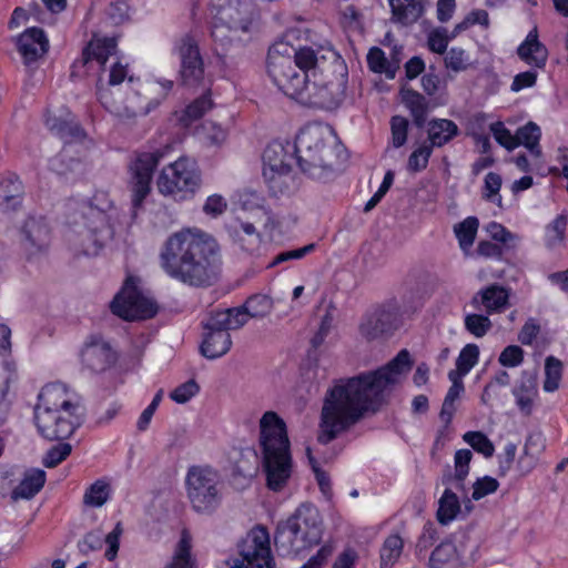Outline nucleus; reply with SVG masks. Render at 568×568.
Returning <instances> with one entry per match:
<instances>
[{"mask_svg": "<svg viewBox=\"0 0 568 568\" xmlns=\"http://www.w3.org/2000/svg\"><path fill=\"white\" fill-rule=\"evenodd\" d=\"M490 131L495 140L508 151L517 148L516 134L513 135L503 122L498 121L491 123Z\"/></svg>", "mask_w": 568, "mask_h": 568, "instance_id": "obj_58", "label": "nucleus"}, {"mask_svg": "<svg viewBox=\"0 0 568 568\" xmlns=\"http://www.w3.org/2000/svg\"><path fill=\"white\" fill-rule=\"evenodd\" d=\"M392 21L402 26L415 23L424 13L422 0H388Z\"/></svg>", "mask_w": 568, "mask_h": 568, "instance_id": "obj_30", "label": "nucleus"}, {"mask_svg": "<svg viewBox=\"0 0 568 568\" xmlns=\"http://www.w3.org/2000/svg\"><path fill=\"white\" fill-rule=\"evenodd\" d=\"M479 356V348L476 344H467L459 353L456 359V366L462 367L464 373L469 371L476 365Z\"/></svg>", "mask_w": 568, "mask_h": 568, "instance_id": "obj_62", "label": "nucleus"}, {"mask_svg": "<svg viewBox=\"0 0 568 568\" xmlns=\"http://www.w3.org/2000/svg\"><path fill=\"white\" fill-rule=\"evenodd\" d=\"M403 549V538L398 534L389 535L379 550L381 568H392L400 558Z\"/></svg>", "mask_w": 568, "mask_h": 568, "instance_id": "obj_42", "label": "nucleus"}, {"mask_svg": "<svg viewBox=\"0 0 568 568\" xmlns=\"http://www.w3.org/2000/svg\"><path fill=\"white\" fill-rule=\"evenodd\" d=\"M567 224V216L560 214L546 226L545 244L549 250H557L564 247Z\"/></svg>", "mask_w": 568, "mask_h": 568, "instance_id": "obj_43", "label": "nucleus"}, {"mask_svg": "<svg viewBox=\"0 0 568 568\" xmlns=\"http://www.w3.org/2000/svg\"><path fill=\"white\" fill-rule=\"evenodd\" d=\"M499 483L496 478L484 476L473 484L471 499L480 500L481 498L497 491Z\"/></svg>", "mask_w": 568, "mask_h": 568, "instance_id": "obj_56", "label": "nucleus"}, {"mask_svg": "<svg viewBox=\"0 0 568 568\" xmlns=\"http://www.w3.org/2000/svg\"><path fill=\"white\" fill-rule=\"evenodd\" d=\"M466 331L477 338L484 337L493 327V323L487 315L467 314L464 320Z\"/></svg>", "mask_w": 568, "mask_h": 568, "instance_id": "obj_49", "label": "nucleus"}, {"mask_svg": "<svg viewBox=\"0 0 568 568\" xmlns=\"http://www.w3.org/2000/svg\"><path fill=\"white\" fill-rule=\"evenodd\" d=\"M458 134V125L448 119H433L427 124V144L432 150L444 146Z\"/></svg>", "mask_w": 568, "mask_h": 568, "instance_id": "obj_29", "label": "nucleus"}, {"mask_svg": "<svg viewBox=\"0 0 568 568\" xmlns=\"http://www.w3.org/2000/svg\"><path fill=\"white\" fill-rule=\"evenodd\" d=\"M81 361L88 369L100 373L115 362V355L109 342L99 335H91L81 351Z\"/></svg>", "mask_w": 568, "mask_h": 568, "instance_id": "obj_19", "label": "nucleus"}, {"mask_svg": "<svg viewBox=\"0 0 568 568\" xmlns=\"http://www.w3.org/2000/svg\"><path fill=\"white\" fill-rule=\"evenodd\" d=\"M288 518L300 526L298 532L310 546L318 544L322 537V521L316 507L303 504Z\"/></svg>", "mask_w": 568, "mask_h": 568, "instance_id": "obj_23", "label": "nucleus"}, {"mask_svg": "<svg viewBox=\"0 0 568 568\" xmlns=\"http://www.w3.org/2000/svg\"><path fill=\"white\" fill-rule=\"evenodd\" d=\"M273 302L267 295L256 294L248 297L245 304L241 307H233L232 310L240 311L245 316V323L248 317L262 318L271 313Z\"/></svg>", "mask_w": 568, "mask_h": 568, "instance_id": "obj_41", "label": "nucleus"}, {"mask_svg": "<svg viewBox=\"0 0 568 568\" xmlns=\"http://www.w3.org/2000/svg\"><path fill=\"white\" fill-rule=\"evenodd\" d=\"M64 114L67 118H61V123H57V113L48 110L45 115V125L48 129L67 141L83 138L84 133L71 112H64Z\"/></svg>", "mask_w": 568, "mask_h": 568, "instance_id": "obj_34", "label": "nucleus"}, {"mask_svg": "<svg viewBox=\"0 0 568 568\" xmlns=\"http://www.w3.org/2000/svg\"><path fill=\"white\" fill-rule=\"evenodd\" d=\"M428 568H463L457 547L449 540L442 541L430 552Z\"/></svg>", "mask_w": 568, "mask_h": 568, "instance_id": "obj_32", "label": "nucleus"}, {"mask_svg": "<svg viewBox=\"0 0 568 568\" xmlns=\"http://www.w3.org/2000/svg\"><path fill=\"white\" fill-rule=\"evenodd\" d=\"M110 307L114 315L125 321L145 320L156 313L155 302L139 288L133 277H128Z\"/></svg>", "mask_w": 568, "mask_h": 568, "instance_id": "obj_14", "label": "nucleus"}, {"mask_svg": "<svg viewBox=\"0 0 568 568\" xmlns=\"http://www.w3.org/2000/svg\"><path fill=\"white\" fill-rule=\"evenodd\" d=\"M524 361V351L518 345H509L500 353L498 362L505 367L519 366Z\"/></svg>", "mask_w": 568, "mask_h": 568, "instance_id": "obj_64", "label": "nucleus"}, {"mask_svg": "<svg viewBox=\"0 0 568 568\" xmlns=\"http://www.w3.org/2000/svg\"><path fill=\"white\" fill-rule=\"evenodd\" d=\"M392 144L398 149L407 141L408 121L399 115H395L390 120Z\"/></svg>", "mask_w": 568, "mask_h": 568, "instance_id": "obj_59", "label": "nucleus"}, {"mask_svg": "<svg viewBox=\"0 0 568 568\" xmlns=\"http://www.w3.org/2000/svg\"><path fill=\"white\" fill-rule=\"evenodd\" d=\"M116 54V41L114 38L93 39L83 52V64L95 60L104 65L110 57Z\"/></svg>", "mask_w": 568, "mask_h": 568, "instance_id": "obj_38", "label": "nucleus"}, {"mask_svg": "<svg viewBox=\"0 0 568 568\" xmlns=\"http://www.w3.org/2000/svg\"><path fill=\"white\" fill-rule=\"evenodd\" d=\"M114 235L110 216L103 210L87 204L82 207L80 217L74 221L68 234V240L74 250L85 255H97Z\"/></svg>", "mask_w": 568, "mask_h": 568, "instance_id": "obj_8", "label": "nucleus"}, {"mask_svg": "<svg viewBox=\"0 0 568 568\" xmlns=\"http://www.w3.org/2000/svg\"><path fill=\"white\" fill-rule=\"evenodd\" d=\"M201 182V171L196 162L182 156L163 168L158 178V189L163 195L184 201L199 191Z\"/></svg>", "mask_w": 568, "mask_h": 568, "instance_id": "obj_11", "label": "nucleus"}, {"mask_svg": "<svg viewBox=\"0 0 568 568\" xmlns=\"http://www.w3.org/2000/svg\"><path fill=\"white\" fill-rule=\"evenodd\" d=\"M110 493L111 487L109 483L98 479L85 490L83 503L90 507H101L108 501Z\"/></svg>", "mask_w": 568, "mask_h": 568, "instance_id": "obj_47", "label": "nucleus"}, {"mask_svg": "<svg viewBox=\"0 0 568 568\" xmlns=\"http://www.w3.org/2000/svg\"><path fill=\"white\" fill-rule=\"evenodd\" d=\"M322 48L296 49L285 41H277L270 48L267 72L285 95L300 102L320 60Z\"/></svg>", "mask_w": 568, "mask_h": 568, "instance_id": "obj_5", "label": "nucleus"}, {"mask_svg": "<svg viewBox=\"0 0 568 568\" xmlns=\"http://www.w3.org/2000/svg\"><path fill=\"white\" fill-rule=\"evenodd\" d=\"M463 439L477 453L483 454L489 458L495 453L493 442L481 432H467L463 435Z\"/></svg>", "mask_w": 568, "mask_h": 568, "instance_id": "obj_50", "label": "nucleus"}, {"mask_svg": "<svg viewBox=\"0 0 568 568\" xmlns=\"http://www.w3.org/2000/svg\"><path fill=\"white\" fill-rule=\"evenodd\" d=\"M287 154L280 143L270 144L263 152V176L271 189H280L291 170Z\"/></svg>", "mask_w": 568, "mask_h": 568, "instance_id": "obj_18", "label": "nucleus"}, {"mask_svg": "<svg viewBox=\"0 0 568 568\" xmlns=\"http://www.w3.org/2000/svg\"><path fill=\"white\" fill-rule=\"evenodd\" d=\"M122 531L121 523H118L114 529L106 536H104L100 530L90 531L84 536L83 540L79 542V549L83 554H89L90 551L101 549L103 541H105L108 545L105 557L108 560H113L119 550V539Z\"/></svg>", "mask_w": 568, "mask_h": 568, "instance_id": "obj_26", "label": "nucleus"}, {"mask_svg": "<svg viewBox=\"0 0 568 568\" xmlns=\"http://www.w3.org/2000/svg\"><path fill=\"white\" fill-rule=\"evenodd\" d=\"M191 547V536L186 530H183L175 549L173 561L166 568H194Z\"/></svg>", "mask_w": 568, "mask_h": 568, "instance_id": "obj_45", "label": "nucleus"}, {"mask_svg": "<svg viewBox=\"0 0 568 568\" xmlns=\"http://www.w3.org/2000/svg\"><path fill=\"white\" fill-rule=\"evenodd\" d=\"M537 394L538 388L535 374L527 371L523 372L518 384L513 389V395L520 412L526 416L531 414Z\"/></svg>", "mask_w": 568, "mask_h": 568, "instance_id": "obj_28", "label": "nucleus"}, {"mask_svg": "<svg viewBox=\"0 0 568 568\" xmlns=\"http://www.w3.org/2000/svg\"><path fill=\"white\" fill-rule=\"evenodd\" d=\"M199 134L210 145H221L226 139L225 130L214 122H205Z\"/></svg>", "mask_w": 568, "mask_h": 568, "instance_id": "obj_54", "label": "nucleus"}, {"mask_svg": "<svg viewBox=\"0 0 568 568\" xmlns=\"http://www.w3.org/2000/svg\"><path fill=\"white\" fill-rule=\"evenodd\" d=\"M402 101L406 108L409 109L416 126H424L428 112V103L426 99L417 91L412 89H403Z\"/></svg>", "mask_w": 568, "mask_h": 568, "instance_id": "obj_40", "label": "nucleus"}, {"mask_svg": "<svg viewBox=\"0 0 568 568\" xmlns=\"http://www.w3.org/2000/svg\"><path fill=\"white\" fill-rule=\"evenodd\" d=\"M295 152L301 169L313 175L314 170L331 168L334 164L341 145L329 128L311 124L297 134Z\"/></svg>", "mask_w": 568, "mask_h": 568, "instance_id": "obj_7", "label": "nucleus"}, {"mask_svg": "<svg viewBox=\"0 0 568 568\" xmlns=\"http://www.w3.org/2000/svg\"><path fill=\"white\" fill-rule=\"evenodd\" d=\"M245 325V316L235 310L211 312L203 326V341L201 354L209 359H216L225 355L232 346L231 329H239Z\"/></svg>", "mask_w": 568, "mask_h": 568, "instance_id": "obj_9", "label": "nucleus"}, {"mask_svg": "<svg viewBox=\"0 0 568 568\" xmlns=\"http://www.w3.org/2000/svg\"><path fill=\"white\" fill-rule=\"evenodd\" d=\"M49 49V41L42 29L30 28L18 39V50L26 63L33 62L43 57Z\"/></svg>", "mask_w": 568, "mask_h": 568, "instance_id": "obj_27", "label": "nucleus"}, {"mask_svg": "<svg viewBox=\"0 0 568 568\" xmlns=\"http://www.w3.org/2000/svg\"><path fill=\"white\" fill-rule=\"evenodd\" d=\"M471 458L473 453L469 449H458L454 456V473L445 471L442 477V483L447 488L438 500L436 519L440 525H448L462 513L460 500L452 486L457 490H465V479L469 474Z\"/></svg>", "mask_w": 568, "mask_h": 568, "instance_id": "obj_12", "label": "nucleus"}, {"mask_svg": "<svg viewBox=\"0 0 568 568\" xmlns=\"http://www.w3.org/2000/svg\"><path fill=\"white\" fill-rule=\"evenodd\" d=\"M474 24H480L487 28L489 24L487 11L477 9L469 12L462 22L455 26L453 37L460 33L462 31L467 30L470 26Z\"/></svg>", "mask_w": 568, "mask_h": 568, "instance_id": "obj_61", "label": "nucleus"}, {"mask_svg": "<svg viewBox=\"0 0 568 568\" xmlns=\"http://www.w3.org/2000/svg\"><path fill=\"white\" fill-rule=\"evenodd\" d=\"M510 291L498 284H490L477 292L470 303L475 308L484 307L488 315L504 312L509 305Z\"/></svg>", "mask_w": 568, "mask_h": 568, "instance_id": "obj_25", "label": "nucleus"}, {"mask_svg": "<svg viewBox=\"0 0 568 568\" xmlns=\"http://www.w3.org/2000/svg\"><path fill=\"white\" fill-rule=\"evenodd\" d=\"M562 376V364L559 359L554 356L546 358L545 363V381L544 390L552 393L559 388V384Z\"/></svg>", "mask_w": 568, "mask_h": 568, "instance_id": "obj_48", "label": "nucleus"}, {"mask_svg": "<svg viewBox=\"0 0 568 568\" xmlns=\"http://www.w3.org/2000/svg\"><path fill=\"white\" fill-rule=\"evenodd\" d=\"M367 63L369 69L376 73H386L388 78L395 77V71L388 69V62L382 49L374 47L367 54Z\"/></svg>", "mask_w": 568, "mask_h": 568, "instance_id": "obj_53", "label": "nucleus"}, {"mask_svg": "<svg viewBox=\"0 0 568 568\" xmlns=\"http://www.w3.org/2000/svg\"><path fill=\"white\" fill-rule=\"evenodd\" d=\"M257 447L266 487L274 493L284 490L294 464L286 423L276 412L267 410L260 418Z\"/></svg>", "mask_w": 568, "mask_h": 568, "instance_id": "obj_4", "label": "nucleus"}, {"mask_svg": "<svg viewBox=\"0 0 568 568\" xmlns=\"http://www.w3.org/2000/svg\"><path fill=\"white\" fill-rule=\"evenodd\" d=\"M501 187V178L495 172H489L485 176L484 185V197L490 202H495L500 205L501 197L499 196V190Z\"/></svg>", "mask_w": 568, "mask_h": 568, "instance_id": "obj_63", "label": "nucleus"}, {"mask_svg": "<svg viewBox=\"0 0 568 568\" xmlns=\"http://www.w3.org/2000/svg\"><path fill=\"white\" fill-rule=\"evenodd\" d=\"M159 264L174 281L190 287H209L220 276V246L211 234L201 229L183 227L164 241Z\"/></svg>", "mask_w": 568, "mask_h": 568, "instance_id": "obj_2", "label": "nucleus"}, {"mask_svg": "<svg viewBox=\"0 0 568 568\" xmlns=\"http://www.w3.org/2000/svg\"><path fill=\"white\" fill-rule=\"evenodd\" d=\"M187 498L199 514H212L223 497V484L217 470L210 466H192L185 479Z\"/></svg>", "mask_w": 568, "mask_h": 568, "instance_id": "obj_10", "label": "nucleus"}, {"mask_svg": "<svg viewBox=\"0 0 568 568\" xmlns=\"http://www.w3.org/2000/svg\"><path fill=\"white\" fill-rule=\"evenodd\" d=\"M23 246L29 256L43 253L51 242V227L44 216L30 215L22 226Z\"/></svg>", "mask_w": 568, "mask_h": 568, "instance_id": "obj_20", "label": "nucleus"}, {"mask_svg": "<svg viewBox=\"0 0 568 568\" xmlns=\"http://www.w3.org/2000/svg\"><path fill=\"white\" fill-rule=\"evenodd\" d=\"M213 19L248 28L252 21V4L248 0H213Z\"/></svg>", "mask_w": 568, "mask_h": 568, "instance_id": "obj_22", "label": "nucleus"}, {"mask_svg": "<svg viewBox=\"0 0 568 568\" xmlns=\"http://www.w3.org/2000/svg\"><path fill=\"white\" fill-rule=\"evenodd\" d=\"M23 185L19 176L12 173L0 178V210H14L21 202Z\"/></svg>", "mask_w": 568, "mask_h": 568, "instance_id": "obj_31", "label": "nucleus"}, {"mask_svg": "<svg viewBox=\"0 0 568 568\" xmlns=\"http://www.w3.org/2000/svg\"><path fill=\"white\" fill-rule=\"evenodd\" d=\"M229 565L230 568H274L266 528H253L243 540L240 558L229 561Z\"/></svg>", "mask_w": 568, "mask_h": 568, "instance_id": "obj_16", "label": "nucleus"}, {"mask_svg": "<svg viewBox=\"0 0 568 568\" xmlns=\"http://www.w3.org/2000/svg\"><path fill=\"white\" fill-rule=\"evenodd\" d=\"M200 392V386L194 379L179 385L170 393V398L178 404H185Z\"/></svg>", "mask_w": 568, "mask_h": 568, "instance_id": "obj_57", "label": "nucleus"}, {"mask_svg": "<svg viewBox=\"0 0 568 568\" xmlns=\"http://www.w3.org/2000/svg\"><path fill=\"white\" fill-rule=\"evenodd\" d=\"M410 367V355L407 349H402L376 371L338 379L323 399L317 442L327 445L349 430L367 413L379 410Z\"/></svg>", "mask_w": 568, "mask_h": 568, "instance_id": "obj_1", "label": "nucleus"}, {"mask_svg": "<svg viewBox=\"0 0 568 568\" xmlns=\"http://www.w3.org/2000/svg\"><path fill=\"white\" fill-rule=\"evenodd\" d=\"M212 108V101L209 95H202L190 103L182 116L184 125H189L191 122L203 116Z\"/></svg>", "mask_w": 568, "mask_h": 568, "instance_id": "obj_51", "label": "nucleus"}, {"mask_svg": "<svg viewBox=\"0 0 568 568\" xmlns=\"http://www.w3.org/2000/svg\"><path fill=\"white\" fill-rule=\"evenodd\" d=\"M71 450L72 446L68 443L55 445L47 452L42 463L45 467L53 468L63 462L71 454Z\"/></svg>", "mask_w": 568, "mask_h": 568, "instance_id": "obj_60", "label": "nucleus"}, {"mask_svg": "<svg viewBox=\"0 0 568 568\" xmlns=\"http://www.w3.org/2000/svg\"><path fill=\"white\" fill-rule=\"evenodd\" d=\"M232 241L243 251L254 253L261 243V236L252 223L239 222L227 227Z\"/></svg>", "mask_w": 568, "mask_h": 568, "instance_id": "obj_33", "label": "nucleus"}, {"mask_svg": "<svg viewBox=\"0 0 568 568\" xmlns=\"http://www.w3.org/2000/svg\"><path fill=\"white\" fill-rule=\"evenodd\" d=\"M115 94H119V92H114L102 87L98 88V95L102 105L111 113L123 119L145 115L151 111V109L159 104V101H155L154 103L148 102L145 98H142L140 93L132 88L126 91L125 101L115 99Z\"/></svg>", "mask_w": 568, "mask_h": 568, "instance_id": "obj_17", "label": "nucleus"}, {"mask_svg": "<svg viewBox=\"0 0 568 568\" xmlns=\"http://www.w3.org/2000/svg\"><path fill=\"white\" fill-rule=\"evenodd\" d=\"M469 57L460 48H452L445 55V65L455 72L465 71L469 67Z\"/></svg>", "mask_w": 568, "mask_h": 568, "instance_id": "obj_55", "label": "nucleus"}, {"mask_svg": "<svg viewBox=\"0 0 568 568\" xmlns=\"http://www.w3.org/2000/svg\"><path fill=\"white\" fill-rule=\"evenodd\" d=\"M318 59L300 103L334 110L345 98L347 67L342 57L328 47L322 48Z\"/></svg>", "mask_w": 568, "mask_h": 568, "instance_id": "obj_6", "label": "nucleus"}, {"mask_svg": "<svg viewBox=\"0 0 568 568\" xmlns=\"http://www.w3.org/2000/svg\"><path fill=\"white\" fill-rule=\"evenodd\" d=\"M518 55L528 64L542 68L547 60V49L538 41L537 30H531L518 48Z\"/></svg>", "mask_w": 568, "mask_h": 568, "instance_id": "obj_36", "label": "nucleus"}, {"mask_svg": "<svg viewBox=\"0 0 568 568\" xmlns=\"http://www.w3.org/2000/svg\"><path fill=\"white\" fill-rule=\"evenodd\" d=\"M400 324V308L390 301L369 308L361 318L358 332L367 342L379 341L392 336Z\"/></svg>", "mask_w": 568, "mask_h": 568, "instance_id": "obj_13", "label": "nucleus"}, {"mask_svg": "<svg viewBox=\"0 0 568 568\" xmlns=\"http://www.w3.org/2000/svg\"><path fill=\"white\" fill-rule=\"evenodd\" d=\"M300 526L292 523L290 518L278 523L274 534V545L281 556H292L301 550L311 547L303 537H296Z\"/></svg>", "mask_w": 568, "mask_h": 568, "instance_id": "obj_24", "label": "nucleus"}, {"mask_svg": "<svg viewBox=\"0 0 568 568\" xmlns=\"http://www.w3.org/2000/svg\"><path fill=\"white\" fill-rule=\"evenodd\" d=\"M84 408L75 393L61 383L45 385L38 395L34 424L48 440L69 438L83 423Z\"/></svg>", "mask_w": 568, "mask_h": 568, "instance_id": "obj_3", "label": "nucleus"}, {"mask_svg": "<svg viewBox=\"0 0 568 568\" xmlns=\"http://www.w3.org/2000/svg\"><path fill=\"white\" fill-rule=\"evenodd\" d=\"M540 136V128L534 122H528L526 125L519 128L516 132L517 146L524 145L529 151L531 156L535 159L532 165L540 164L542 154L539 145Z\"/></svg>", "mask_w": 568, "mask_h": 568, "instance_id": "obj_39", "label": "nucleus"}, {"mask_svg": "<svg viewBox=\"0 0 568 568\" xmlns=\"http://www.w3.org/2000/svg\"><path fill=\"white\" fill-rule=\"evenodd\" d=\"M181 59V77L186 84L199 82L204 74L203 61L196 40L184 36L178 45Z\"/></svg>", "mask_w": 568, "mask_h": 568, "instance_id": "obj_21", "label": "nucleus"}, {"mask_svg": "<svg viewBox=\"0 0 568 568\" xmlns=\"http://www.w3.org/2000/svg\"><path fill=\"white\" fill-rule=\"evenodd\" d=\"M44 483V470L37 468L26 471L20 484L11 493L12 500L31 499L41 490Z\"/></svg>", "mask_w": 568, "mask_h": 568, "instance_id": "obj_35", "label": "nucleus"}, {"mask_svg": "<svg viewBox=\"0 0 568 568\" xmlns=\"http://www.w3.org/2000/svg\"><path fill=\"white\" fill-rule=\"evenodd\" d=\"M170 150L171 146L165 145L164 148L152 152L140 153L132 161L130 165L131 178L129 186L134 209H139L144 199L150 194L154 170Z\"/></svg>", "mask_w": 568, "mask_h": 568, "instance_id": "obj_15", "label": "nucleus"}, {"mask_svg": "<svg viewBox=\"0 0 568 568\" xmlns=\"http://www.w3.org/2000/svg\"><path fill=\"white\" fill-rule=\"evenodd\" d=\"M433 153L430 146H428L427 142L420 144L417 149H415L408 158L407 169L410 172H420L427 168L429 158Z\"/></svg>", "mask_w": 568, "mask_h": 568, "instance_id": "obj_52", "label": "nucleus"}, {"mask_svg": "<svg viewBox=\"0 0 568 568\" xmlns=\"http://www.w3.org/2000/svg\"><path fill=\"white\" fill-rule=\"evenodd\" d=\"M479 226L478 219L469 216L454 226L455 235L463 251H467L475 241Z\"/></svg>", "mask_w": 568, "mask_h": 568, "instance_id": "obj_46", "label": "nucleus"}, {"mask_svg": "<svg viewBox=\"0 0 568 568\" xmlns=\"http://www.w3.org/2000/svg\"><path fill=\"white\" fill-rule=\"evenodd\" d=\"M248 28L242 24L226 23L213 19L212 38L216 47H220L224 53L230 45L240 40V34L247 32Z\"/></svg>", "mask_w": 568, "mask_h": 568, "instance_id": "obj_37", "label": "nucleus"}, {"mask_svg": "<svg viewBox=\"0 0 568 568\" xmlns=\"http://www.w3.org/2000/svg\"><path fill=\"white\" fill-rule=\"evenodd\" d=\"M16 378V371L9 364L0 365V426L9 416L10 403L7 399L11 382Z\"/></svg>", "mask_w": 568, "mask_h": 568, "instance_id": "obj_44", "label": "nucleus"}]
</instances>
